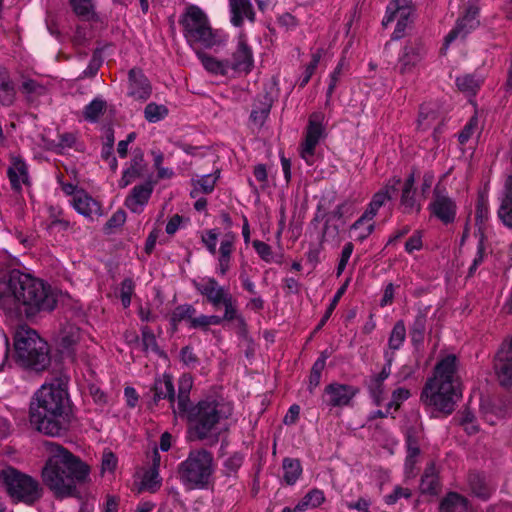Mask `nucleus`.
I'll use <instances>...</instances> for the list:
<instances>
[{
	"label": "nucleus",
	"instance_id": "nucleus-19",
	"mask_svg": "<svg viewBox=\"0 0 512 512\" xmlns=\"http://www.w3.org/2000/svg\"><path fill=\"white\" fill-rule=\"evenodd\" d=\"M356 393L357 390L351 385L331 383L325 388L324 401L332 407L346 406Z\"/></svg>",
	"mask_w": 512,
	"mask_h": 512
},
{
	"label": "nucleus",
	"instance_id": "nucleus-6",
	"mask_svg": "<svg viewBox=\"0 0 512 512\" xmlns=\"http://www.w3.org/2000/svg\"><path fill=\"white\" fill-rule=\"evenodd\" d=\"M180 24L188 45L195 51L226 45L228 34L211 26L208 15L198 6L190 5L181 16Z\"/></svg>",
	"mask_w": 512,
	"mask_h": 512
},
{
	"label": "nucleus",
	"instance_id": "nucleus-17",
	"mask_svg": "<svg viewBox=\"0 0 512 512\" xmlns=\"http://www.w3.org/2000/svg\"><path fill=\"white\" fill-rule=\"evenodd\" d=\"M195 289L211 303L219 307L223 299L231 294L225 287L221 286L213 277H203L194 281Z\"/></svg>",
	"mask_w": 512,
	"mask_h": 512
},
{
	"label": "nucleus",
	"instance_id": "nucleus-49",
	"mask_svg": "<svg viewBox=\"0 0 512 512\" xmlns=\"http://www.w3.org/2000/svg\"><path fill=\"white\" fill-rule=\"evenodd\" d=\"M479 130L477 116L471 117L463 130L459 133L458 139L461 144L467 143Z\"/></svg>",
	"mask_w": 512,
	"mask_h": 512
},
{
	"label": "nucleus",
	"instance_id": "nucleus-13",
	"mask_svg": "<svg viewBox=\"0 0 512 512\" xmlns=\"http://www.w3.org/2000/svg\"><path fill=\"white\" fill-rule=\"evenodd\" d=\"M228 61L233 76L248 74L254 67L253 50L248 44L247 35L242 30L239 31L236 37V46Z\"/></svg>",
	"mask_w": 512,
	"mask_h": 512
},
{
	"label": "nucleus",
	"instance_id": "nucleus-27",
	"mask_svg": "<svg viewBox=\"0 0 512 512\" xmlns=\"http://www.w3.org/2000/svg\"><path fill=\"white\" fill-rule=\"evenodd\" d=\"M151 94V87L147 78L140 70L132 69L129 72V95L137 100H146Z\"/></svg>",
	"mask_w": 512,
	"mask_h": 512
},
{
	"label": "nucleus",
	"instance_id": "nucleus-29",
	"mask_svg": "<svg viewBox=\"0 0 512 512\" xmlns=\"http://www.w3.org/2000/svg\"><path fill=\"white\" fill-rule=\"evenodd\" d=\"M85 334L75 325L66 324L60 331L58 344L62 351H72L84 340Z\"/></svg>",
	"mask_w": 512,
	"mask_h": 512
},
{
	"label": "nucleus",
	"instance_id": "nucleus-53",
	"mask_svg": "<svg viewBox=\"0 0 512 512\" xmlns=\"http://www.w3.org/2000/svg\"><path fill=\"white\" fill-rule=\"evenodd\" d=\"M489 214L490 213L487 202L484 200L479 201L476 207L475 214L476 223L479 226V229L485 226L486 222L489 219Z\"/></svg>",
	"mask_w": 512,
	"mask_h": 512
},
{
	"label": "nucleus",
	"instance_id": "nucleus-43",
	"mask_svg": "<svg viewBox=\"0 0 512 512\" xmlns=\"http://www.w3.org/2000/svg\"><path fill=\"white\" fill-rule=\"evenodd\" d=\"M469 486L472 493L483 500L488 499L492 493V489L486 485L484 479L479 475L470 476Z\"/></svg>",
	"mask_w": 512,
	"mask_h": 512
},
{
	"label": "nucleus",
	"instance_id": "nucleus-12",
	"mask_svg": "<svg viewBox=\"0 0 512 512\" xmlns=\"http://www.w3.org/2000/svg\"><path fill=\"white\" fill-rule=\"evenodd\" d=\"M413 7L409 0H392L386 8V14L382 20L383 26L396 21V27L392 38L398 40L405 35V30L412 22Z\"/></svg>",
	"mask_w": 512,
	"mask_h": 512
},
{
	"label": "nucleus",
	"instance_id": "nucleus-58",
	"mask_svg": "<svg viewBox=\"0 0 512 512\" xmlns=\"http://www.w3.org/2000/svg\"><path fill=\"white\" fill-rule=\"evenodd\" d=\"M410 397V391L406 388H398L392 394V401L389 403V408L394 407V409H398V407L406 401Z\"/></svg>",
	"mask_w": 512,
	"mask_h": 512
},
{
	"label": "nucleus",
	"instance_id": "nucleus-56",
	"mask_svg": "<svg viewBox=\"0 0 512 512\" xmlns=\"http://www.w3.org/2000/svg\"><path fill=\"white\" fill-rule=\"evenodd\" d=\"M117 462V457L111 451L104 452L101 461L102 473H113L116 469Z\"/></svg>",
	"mask_w": 512,
	"mask_h": 512
},
{
	"label": "nucleus",
	"instance_id": "nucleus-11",
	"mask_svg": "<svg viewBox=\"0 0 512 512\" xmlns=\"http://www.w3.org/2000/svg\"><path fill=\"white\" fill-rule=\"evenodd\" d=\"M325 115L322 112H314L310 115L305 132V138L301 145V157L309 165L313 164L317 145L326 136Z\"/></svg>",
	"mask_w": 512,
	"mask_h": 512
},
{
	"label": "nucleus",
	"instance_id": "nucleus-16",
	"mask_svg": "<svg viewBox=\"0 0 512 512\" xmlns=\"http://www.w3.org/2000/svg\"><path fill=\"white\" fill-rule=\"evenodd\" d=\"M495 369L500 384L512 388V340L501 345L496 356Z\"/></svg>",
	"mask_w": 512,
	"mask_h": 512
},
{
	"label": "nucleus",
	"instance_id": "nucleus-3",
	"mask_svg": "<svg viewBox=\"0 0 512 512\" xmlns=\"http://www.w3.org/2000/svg\"><path fill=\"white\" fill-rule=\"evenodd\" d=\"M69 419V398L63 383H45L31 404L30 421L39 431L50 436L61 434Z\"/></svg>",
	"mask_w": 512,
	"mask_h": 512
},
{
	"label": "nucleus",
	"instance_id": "nucleus-30",
	"mask_svg": "<svg viewBox=\"0 0 512 512\" xmlns=\"http://www.w3.org/2000/svg\"><path fill=\"white\" fill-rule=\"evenodd\" d=\"M195 53L207 72L214 75L233 76L228 60H220L214 56L208 55L203 52L202 49Z\"/></svg>",
	"mask_w": 512,
	"mask_h": 512
},
{
	"label": "nucleus",
	"instance_id": "nucleus-42",
	"mask_svg": "<svg viewBox=\"0 0 512 512\" xmlns=\"http://www.w3.org/2000/svg\"><path fill=\"white\" fill-rule=\"evenodd\" d=\"M196 314V309L190 304H184L177 306L171 314V322L174 326L182 321H187L189 326L193 320V316Z\"/></svg>",
	"mask_w": 512,
	"mask_h": 512
},
{
	"label": "nucleus",
	"instance_id": "nucleus-1",
	"mask_svg": "<svg viewBox=\"0 0 512 512\" xmlns=\"http://www.w3.org/2000/svg\"><path fill=\"white\" fill-rule=\"evenodd\" d=\"M55 306L50 285L40 278L14 270L6 281L0 282V307L11 315L33 317L52 311Z\"/></svg>",
	"mask_w": 512,
	"mask_h": 512
},
{
	"label": "nucleus",
	"instance_id": "nucleus-62",
	"mask_svg": "<svg viewBox=\"0 0 512 512\" xmlns=\"http://www.w3.org/2000/svg\"><path fill=\"white\" fill-rule=\"evenodd\" d=\"M422 248V236L419 232L413 234L405 244V250L411 254L414 251H418Z\"/></svg>",
	"mask_w": 512,
	"mask_h": 512
},
{
	"label": "nucleus",
	"instance_id": "nucleus-31",
	"mask_svg": "<svg viewBox=\"0 0 512 512\" xmlns=\"http://www.w3.org/2000/svg\"><path fill=\"white\" fill-rule=\"evenodd\" d=\"M407 455L404 464V473L406 478H413L416 475V464L420 457V448L417 437L407 432L406 436Z\"/></svg>",
	"mask_w": 512,
	"mask_h": 512
},
{
	"label": "nucleus",
	"instance_id": "nucleus-21",
	"mask_svg": "<svg viewBox=\"0 0 512 512\" xmlns=\"http://www.w3.org/2000/svg\"><path fill=\"white\" fill-rule=\"evenodd\" d=\"M70 204L86 218L93 219L102 215L100 203L84 190L77 192L74 198L70 199Z\"/></svg>",
	"mask_w": 512,
	"mask_h": 512
},
{
	"label": "nucleus",
	"instance_id": "nucleus-47",
	"mask_svg": "<svg viewBox=\"0 0 512 512\" xmlns=\"http://www.w3.org/2000/svg\"><path fill=\"white\" fill-rule=\"evenodd\" d=\"M439 483L434 473V468L429 467L426 469L420 484V489L423 493L435 494L438 490Z\"/></svg>",
	"mask_w": 512,
	"mask_h": 512
},
{
	"label": "nucleus",
	"instance_id": "nucleus-32",
	"mask_svg": "<svg viewBox=\"0 0 512 512\" xmlns=\"http://www.w3.org/2000/svg\"><path fill=\"white\" fill-rule=\"evenodd\" d=\"M375 229L374 217L364 212L363 215L350 227V234L354 240L363 242Z\"/></svg>",
	"mask_w": 512,
	"mask_h": 512
},
{
	"label": "nucleus",
	"instance_id": "nucleus-41",
	"mask_svg": "<svg viewBox=\"0 0 512 512\" xmlns=\"http://www.w3.org/2000/svg\"><path fill=\"white\" fill-rule=\"evenodd\" d=\"M406 339V328L403 321H398L394 325L388 340L389 350L396 351L401 348Z\"/></svg>",
	"mask_w": 512,
	"mask_h": 512
},
{
	"label": "nucleus",
	"instance_id": "nucleus-45",
	"mask_svg": "<svg viewBox=\"0 0 512 512\" xmlns=\"http://www.w3.org/2000/svg\"><path fill=\"white\" fill-rule=\"evenodd\" d=\"M221 305H223L225 308V312L223 315L224 320H236L239 323V325L244 326V319L237 313L236 300L233 298L231 294H229L225 299H223Z\"/></svg>",
	"mask_w": 512,
	"mask_h": 512
},
{
	"label": "nucleus",
	"instance_id": "nucleus-2",
	"mask_svg": "<svg viewBox=\"0 0 512 512\" xmlns=\"http://www.w3.org/2000/svg\"><path fill=\"white\" fill-rule=\"evenodd\" d=\"M46 446L48 456L41 472L44 484L59 498L76 495L78 484L89 479V466L60 445L48 442Z\"/></svg>",
	"mask_w": 512,
	"mask_h": 512
},
{
	"label": "nucleus",
	"instance_id": "nucleus-22",
	"mask_svg": "<svg viewBox=\"0 0 512 512\" xmlns=\"http://www.w3.org/2000/svg\"><path fill=\"white\" fill-rule=\"evenodd\" d=\"M153 192L150 182L135 186L125 200L126 207L133 213H141Z\"/></svg>",
	"mask_w": 512,
	"mask_h": 512
},
{
	"label": "nucleus",
	"instance_id": "nucleus-51",
	"mask_svg": "<svg viewBox=\"0 0 512 512\" xmlns=\"http://www.w3.org/2000/svg\"><path fill=\"white\" fill-rule=\"evenodd\" d=\"M353 250H354V246H353L352 242H347L344 245L341 255H340L339 263H338L337 269H336L337 276H340L344 272V270L349 262V259L353 253Z\"/></svg>",
	"mask_w": 512,
	"mask_h": 512
},
{
	"label": "nucleus",
	"instance_id": "nucleus-44",
	"mask_svg": "<svg viewBox=\"0 0 512 512\" xmlns=\"http://www.w3.org/2000/svg\"><path fill=\"white\" fill-rule=\"evenodd\" d=\"M168 115V109L164 105L149 103L144 109L145 119L150 123H157Z\"/></svg>",
	"mask_w": 512,
	"mask_h": 512
},
{
	"label": "nucleus",
	"instance_id": "nucleus-57",
	"mask_svg": "<svg viewBox=\"0 0 512 512\" xmlns=\"http://www.w3.org/2000/svg\"><path fill=\"white\" fill-rule=\"evenodd\" d=\"M253 247L257 254L266 262H270L272 260V249L271 247L266 244L265 242L255 240L253 242Z\"/></svg>",
	"mask_w": 512,
	"mask_h": 512
},
{
	"label": "nucleus",
	"instance_id": "nucleus-34",
	"mask_svg": "<svg viewBox=\"0 0 512 512\" xmlns=\"http://www.w3.org/2000/svg\"><path fill=\"white\" fill-rule=\"evenodd\" d=\"M484 77L479 74H465L456 78L458 89L467 96H474L480 89Z\"/></svg>",
	"mask_w": 512,
	"mask_h": 512
},
{
	"label": "nucleus",
	"instance_id": "nucleus-7",
	"mask_svg": "<svg viewBox=\"0 0 512 512\" xmlns=\"http://www.w3.org/2000/svg\"><path fill=\"white\" fill-rule=\"evenodd\" d=\"M215 471L213 455L205 449L189 452L187 458L178 466V477L188 490L204 489L210 483Z\"/></svg>",
	"mask_w": 512,
	"mask_h": 512
},
{
	"label": "nucleus",
	"instance_id": "nucleus-24",
	"mask_svg": "<svg viewBox=\"0 0 512 512\" xmlns=\"http://www.w3.org/2000/svg\"><path fill=\"white\" fill-rule=\"evenodd\" d=\"M499 201L497 216L506 228L512 229V176L506 177Z\"/></svg>",
	"mask_w": 512,
	"mask_h": 512
},
{
	"label": "nucleus",
	"instance_id": "nucleus-61",
	"mask_svg": "<svg viewBox=\"0 0 512 512\" xmlns=\"http://www.w3.org/2000/svg\"><path fill=\"white\" fill-rule=\"evenodd\" d=\"M180 359L182 363L188 367L193 368L197 363V357L193 353V350L190 347H184L180 352Z\"/></svg>",
	"mask_w": 512,
	"mask_h": 512
},
{
	"label": "nucleus",
	"instance_id": "nucleus-14",
	"mask_svg": "<svg viewBox=\"0 0 512 512\" xmlns=\"http://www.w3.org/2000/svg\"><path fill=\"white\" fill-rule=\"evenodd\" d=\"M424 56L421 41L415 39L407 42L398 56V69L402 75H413Z\"/></svg>",
	"mask_w": 512,
	"mask_h": 512
},
{
	"label": "nucleus",
	"instance_id": "nucleus-25",
	"mask_svg": "<svg viewBox=\"0 0 512 512\" xmlns=\"http://www.w3.org/2000/svg\"><path fill=\"white\" fill-rule=\"evenodd\" d=\"M11 186L13 189L18 190L28 183L29 175L28 168L25 161L16 155L10 157V165L7 171Z\"/></svg>",
	"mask_w": 512,
	"mask_h": 512
},
{
	"label": "nucleus",
	"instance_id": "nucleus-5",
	"mask_svg": "<svg viewBox=\"0 0 512 512\" xmlns=\"http://www.w3.org/2000/svg\"><path fill=\"white\" fill-rule=\"evenodd\" d=\"M189 424V433L198 440H217L224 421L232 414L230 403L208 396L182 411Z\"/></svg>",
	"mask_w": 512,
	"mask_h": 512
},
{
	"label": "nucleus",
	"instance_id": "nucleus-60",
	"mask_svg": "<svg viewBox=\"0 0 512 512\" xmlns=\"http://www.w3.org/2000/svg\"><path fill=\"white\" fill-rule=\"evenodd\" d=\"M369 390L376 404L379 405L384 394L383 383H381V380H376L375 378L372 379L369 383Z\"/></svg>",
	"mask_w": 512,
	"mask_h": 512
},
{
	"label": "nucleus",
	"instance_id": "nucleus-4",
	"mask_svg": "<svg viewBox=\"0 0 512 512\" xmlns=\"http://www.w3.org/2000/svg\"><path fill=\"white\" fill-rule=\"evenodd\" d=\"M462 397V387L457 374V359L454 355L444 357L435 367L422 392V399L435 410L451 414Z\"/></svg>",
	"mask_w": 512,
	"mask_h": 512
},
{
	"label": "nucleus",
	"instance_id": "nucleus-48",
	"mask_svg": "<svg viewBox=\"0 0 512 512\" xmlns=\"http://www.w3.org/2000/svg\"><path fill=\"white\" fill-rule=\"evenodd\" d=\"M15 97V89L7 76L0 79V102L3 105L12 104Z\"/></svg>",
	"mask_w": 512,
	"mask_h": 512
},
{
	"label": "nucleus",
	"instance_id": "nucleus-59",
	"mask_svg": "<svg viewBox=\"0 0 512 512\" xmlns=\"http://www.w3.org/2000/svg\"><path fill=\"white\" fill-rule=\"evenodd\" d=\"M410 495H411V492L409 489L397 486L394 488V490L391 494L385 496V502L388 505H393L399 499L408 498V497H410Z\"/></svg>",
	"mask_w": 512,
	"mask_h": 512
},
{
	"label": "nucleus",
	"instance_id": "nucleus-8",
	"mask_svg": "<svg viewBox=\"0 0 512 512\" xmlns=\"http://www.w3.org/2000/svg\"><path fill=\"white\" fill-rule=\"evenodd\" d=\"M14 348L18 361L26 367L40 371L49 364L48 344L27 326L17 329L14 337Z\"/></svg>",
	"mask_w": 512,
	"mask_h": 512
},
{
	"label": "nucleus",
	"instance_id": "nucleus-37",
	"mask_svg": "<svg viewBox=\"0 0 512 512\" xmlns=\"http://www.w3.org/2000/svg\"><path fill=\"white\" fill-rule=\"evenodd\" d=\"M155 398L165 399L168 398L171 403L175 400V391L172 377L168 374L156 380L155 382Z\"/></svg>",
	"mask_w": 512,
	"mask_h": 512
},
{
	"label": "nucleus",
	"instance_id": "nucleus-36",
	"mask_svg": "<svg viewBox=\"0 0 512 512\" xmlns=\"http://www.w3.org/2000/svg\"><path fill=\"white\" fill-rule=\"evenodd\" d=\"M193 386V378L189 374H183L178 382V404L177 410L181 414L189 406V393Z\"/></svg>",
	"mask_w": 512,
	"mask_h": 512
},
{
	"label": "nucleus",
	"instance_id": "nucleus-26",
	"mask_svg": "<svg viewBox=\"0 0 512 512\" xmlns=\"http://www.w3.org/2000/svg\"><path fill=\"white\" fill-rule=\"evenodd\" d=\"M159 465L160 455L157 450H154L153 465L149 470L143 473L139 483V492L148 491L154 493L161 487L162 479L158 471Z\"/></svg>",
	"mask_w": 512,
	"mask_h": 512
},
{
	"label": "nucleus",
	"instance_id": "nucleus-54",
	"mask_svg": "<svg viewBox=\"0 0 512 512\" xmlns=\"http://www.w3.org/2000/svg\"><path fill=\"white\" fill-rule=\"evenodd\" d=\"M76 14L80 16H89L93 11L92 0H70Z\"/></svg>",
	"mask_w": 512,
	"mask_h": 512
},
{
	"label": "nucleus",
	"instance_id": "nucleus-46",
	"mask_svg": "<svg viewBox=\"0 0 512 512\" xmlns=\"http://www.w3.org/2000/svg\"><path fill=\"white\" fill-rule=\"evenodd\" d=\"M481 412L487 423L494 425L498 420L505 417L506 412L490 403H481Z\"/></svg>",
	"mask_w": 512,
	"mask_h": 512
},
{
	"label": "nucleus",
	"instance_id": "nucleus-28",
	"mask_svg": "<svg viewBox=\"0 0 512 512\" xmlns=\"http://www.w3.org/2000/svg\"><path fill=\"white\" fill-rule=\"evenodd\" d=\"M229 8L231 23L236 27H240L245 19L251 22L255 19L251 0H229Z\"/></svg>",
	"mask_w": 512,
	"mask_h": 512
},
{
	"label": "nucleus",
	"instance_id": "nucleus-40",
	"mask_svg": "<svg viewBox=\"0 0 512 512\" xmlns=\"http://www.w3.org/2000/svg\"><path fill=\"white\" fill-rule=\"evenodd\" d=\"M284 480L287 484H294L302 473V467L298 460L286 458L283 460Z\"/></svg>",
	"mask_w": 512,
	"mask_h": 512
},
{
	"label": "nucleus",
	"instance_id": "nucleus-35",
	"mask_svg": "<svg viewBox=\"0 0 512 512\" xmlns=\"http://www.w3.org/2000/svg\"><path fill=\"white\" fill-rule=\"evenodd\" d=\"M219 178V172L202 175L196 179H192L193 189L191 196L198 197L199 194H209L214 190L215 184Z\"/></svg>",
	"mask_w": 512,
	"mask_h": 512
},
{
	"label": "nucleus",
	"instance_id": "nucleus-63",
	"mask_svg": "<svg viewBox=\"0 0 512 512\" xmlns=\"http://www.w3.org/2000/svg\"><path fill=\"white\" fill-rule=\"evenodd\" d=\"M126 214L122 210L116 211L106 223V229H113L122 226L125 223Z\"/></svg>",
	"mask_w": 512,
	"mask_h": 512
},
{
	"label": "nucleus",
	"instance_id": "nucleus-38",
	"mask_svg": "<svg viewBox=\"0 0 512 512\" xmlns=\"http://www.w3.org/2000/svg\"><path fill=\"white\" fill-rule=\"evenodd\" d=\"M325 501L323 491L313 489L309 491L301 501L295 506L294 512H304L307 509H313L320 506Z\"/></svg>",
	"mask_w": 512,
	"mask_h": 512
},
{
	"label": "nucleus",
	"instance_id": "nucleus-10",
	"mask_svg": "<svg viewBox=\"0 0 512 512\" xmlns=\"http://www.w3.org/2000/svg\"><path fill=\"white\" fill-rule=\"evenodd\" d=\"M219 233L216 229H209L202 233L201 241L207 251L216 256V273L220 276L226 275L230 270L235 250L236 235L226 233L220 239V246L217 248Z\"/></svg>",
	"mask_w": 512,
	"mask_h": 512
},
{
	"label": "nucleus",
	"instance_id": "nucleus-33",
	"mask_svg": "<svg viewBox=\"0 0 512 512\" xmlns=\"http://www.w3.org/2000/svg\"><path fill=\"white\" fill-rule=\"evenodd\" d=\"M470 506L465 497L458 493H449L440 504L441 512H470Z\"/></svg>",
	"mask_w": 512,
	"mask_h": 512
},
{
	"label": "nucleus",
	"instance_id": "nucleus-39",
	"mask_svg": "<svg viewBox=\"0 0 512 512\" xmlns=\"http://www.w3.org/2000/svg\"><path fill=\"white\" fill-rule=\"evenodd\" d=\"M106 110V101L101 97H95L83 110L85 120L97 122Z\"/></svg>",
	"mask_w": 512,
	"mask_h": 512
},
{
	"label": "nucleus",
	"instance_id": "nucleus-64",
	"mask_svg": "<svg viewBox=\"0 0 512 512\" xmlns=\"http://www.w3.org/2000/svg\"><path fill=\"white\" fill-rule=\"evenodd\" d=\"M139 176L138 168L131 166L123 172L120 180V186L126 187L131 184Z\"/></svg>",
	"mask_w": 512,
	"mask_h": 512
},
{
	"label": "nucleus",
	"instance_id": "nucleus-9",
	"mask_svg": "<svg viewBox=\"0 0 512 512\" xmlns=\"http://www.w3.org/2000/svg\"><path fill=\"white\" fill-rule=\"evenodd\" d=\"M0 483L13 501L32 505L42 497L38 480L12 466L0 471Z\"/></svg>",
	"mask_w": 512,
	"mask_h": 512
},
{
	"label": "nucleus",
	"instance_id": "nucleus-52",
	"mask_svg": "<svg viewBox=\"0 0 512 512\" xmlns=\"http://www.w3.org/2000/svg\"><path fill=\"white\" fill-rule=\"evenodd\" d=\"M348 284H349V279L346 280V282L337 290V292L335 293L333 299L331 300V303H330L329 307L327 308V311H326L325 315L323 316V318L321 320L320 325H323L329 319V317L331 316V314L334 311L335 307L337 306L339 300L341 299V297L345 293V291H346V289L348 287Z\"/></svg>",
	"mask_w": 512,
	"mask_h": 512
},
{
	"label": "nucleus",
	"instance_id": "nucleus-50",
	"mask_svg": "<svg viewBox=\"0 0 512 512\" xmlns=\"http://www.w3.org/2000/svg\"><path fill=\"white\" fill-rule=\"evenodd\" d=\"M142 346L146 352H159L155 335L147 327L142 328Z\"/></svg>",
	"mask_w": 512,
	"mask_h": 512
},
{
	"label": "nucleus",
	"instance_id": "nucleus-18",
	"mask_svg": "<svg viewBox=\"0 0 512 512\" xmlns=\"http://www.w3.org/2000/svg\"><path fill=\"white\" fill-rule=\"evenodd\" d=\"M401 183V179L397 176L390 178L385 185L376 192L370 203L368 204L367 209L365 210L368 215L375 217L379 211V209L388 201L392 200L398 190L399 185Z\"/></svg>",
	"mask_w": 512,
	"mask_h": 512
},
{
	"label": "nucleus",
	"instance_id": "nucleus-55",
	"mask_svg": "<svg viewBox=\"0 0 512 512\" xmlns=\"http://www.w3.org/2000/svg\"><path fill=\"white\" fill-rule=\"evenodd\" d=\"M134 291V283L131 279H125L121 283L120 297L124 307H128L131 303V296Z\"/></svg>",
	"mask_w": 512,
	"mask_h": 512
},
{
	"label": "nucleus",
	"instance_id": "nucleus-20",
	"mask_svg": "<svg viewBox=\"0 0 512 512\" xmlns=\"http://www.w3.org/2000/svg\"><path fill=\"white\" fill-rule=\"evenodd\" d=\"M477 14L478 8L475 5H470L465 14L457 21L455 28L447 35L446 44L459 37L464 38L470 31L474 30L479 25Z\"/></svg>",
	"mask_w": 512,
	"mask_h": 512
},
{
	"label": "nucleus",
	"instance_id": "nucleus-15",
	"mask_svg": "<svg viewBox=\"0 0 512 512\" xmlns=\"http://www.w3.org/2000/svg\"><path fill=\"white\" fill-rule=\"evenodd\" d=\"M429 210L432 215L447 224L454 221L457 207L454 200L437 186L434 189L433 200L429 204Z\"/></svg>",
	"mask_w": 512,
	"mask_h": 512
},
{
	"label": "nucleus",
	"instance_id": "nucleus-23",
	"mask_svg": "<svg viewBox=\"0 0 512 512\" xmlns=\"http://www.w3.org/2000/svg\"><path fill=\"white\" fill-rule=\"evenodd\" d=\"M414 185L415 177L411 173L404 181L400 195V207L406 214L418 213L421 210V203L416 198Z\"/></svg>",
	"mask_w": 512,
	"mask_h": 512
}]
</instances>
